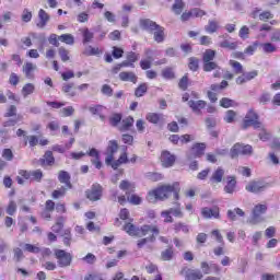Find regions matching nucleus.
Listing matches in <instances>:
<instances>
[{
  "instance_id": "5fc2aeb1",
  "label": "nucleus",
  "mask_w": 280,
  "mask_h": 280,
  "mask_svg": "<svg viewBox=\"0 0 280 280\" xmlns=\"http://www.w3.org/2000/svg\"><path fill=\"white\" fill-rule=\"evenodd\" d=\"M22 21L24 23H30V21H32V11L24 9L22 12Z\"/></svg>"
},
{
  "instance_id": "6e6d98bb",
  "label": "nucleus",
  "mask_w": 280,
  "mask_h": 280,
  "mask_svg": "<svg viewBox=\"0 0 280 280\" xmlns=\"http://www.w3.org/2000/svg\"><path fill=\"white\" fill-rule=\"evenodd\" d=\"M140 67L143 70L150 69V67H152V57H149L147 59H142L140 61Z\"/></svg>"
},
{
  "instance_id": "a19ab883",
  "label": "nucleus",
  "mask_w": 280,
  "mask_h": 280,
  "mask_svg": "<svg viewBox=\"0 0 280 280\" xmlns=\"http://www.w3.org/2000/svg\"><path fill=\"white\" fill-rule=\"evenodd\" d=\"M127 200L130 205H141V202H143V199L135 194L127 196Z\"/></svg>"
},
{
  "instance_id": "49530a36",
  "label": "nucleus",
  "mask_w": 280,
  "mask_h": 280,
  "mask_svg": "<svg viewBox=\"0 0 280 280\" xmlns=\"http://www.w3.org/2000/svg\"><path fill=\"white\" fill-rule=\"evenodd\" d=\"M220 47H223V49H237V43L233 42H229V40H223L220 44Z\"/></svg>"
},
{
  "instance_id": "f03ea898",
  "label": "nucleus",
  "mask_w": 280,
  "mask_h": 280,
  "mask_svg": "<svg viewBox=\"0 0 280 280\" xmlns=\"http://www.w3.org/2000/svg\"><path fill=\"white\" fill-rule=\"evenodd\" d=\"M172 194L175 200H178L180 198V184L178 182H175L171 185H162L158 188L150 190L147 195V200L148 202L154 205L155 202H159V200H167V198H170Z\"/></svg>"
},
{
  "instance_id": "cd10ccee",
  "label": "nucleus",
  "mask_w": 280,
  "mask_h": 280,
  "mask_svg": "<svg viewBox=\"0 0 280 280\" xmlns=\"http://www.w3.org/2000/svg\"><path fill=\"white\" fill-rule=\"evenodd\" d=\"M235 185H237V182L233 177H228V184L224 187V191L226 194H233V191H235Z\"/></svg>"
},
{
  "instance_id": "a18cd8bd",
  "label": "nucleus",
  "mask_w": 280,
  "mask_h": 280,
  "mask_svg": "<svg viewBox=\"0 0 280 280\" xmlns=\"http://www.w3.org/2000/svg\"><path fill=\"white\" fill-rule=\"evenodd\" d=\"M161 218H163V221L165 223H172L174 222V218H172V212L170 210H164L161 212Z\"/></svg>"
},
{
  "instance_id": "c756f323",
  "label": "nucleus",
  "mask_w": 280,
  "mask_h": 280,
  "mask_svg": "<svg viewBox=\"0 0 280 280\" xmlns=\"http://www.w3.org/2000/svg\"><path fill=\"white\" fill-rule=\"evenodd\" d=\"M70 179L71 177L69 176V173L65 171H61L59 173V180L63 183L68 187V189H71V182H69Z\"/></svg>"
},
{
  "instance_id": "8fccbe9b",
  "label": "nucleus",
  "mask_w": 280,
  "mask_h": 280,
  "mask_svg": "<svg viewBox=\"0 0 280 280\" xmlns=\"http://www.w3.org/2000/svg\"><path fill=\"white\" fill-rule=\"evenodd\" d=\"M47 128L52 135H55V132H58V130H60V124L58 121H50L48 122Z\"/></svg>"
},
{
  "instance_id": "4d7b16f0",
  "label": "nucleus",
  "mask_w": 280,
  "mask_h": 280,
  "mask_svg": "<svg viewBox=\"0 0 280 280\" xmlns=\"http://www.w3.org/2000/svg\"><path fill=\"white\" fill-rule=\"evenodd\" d=\"M73 113H75V109L73 108V106H68L61 109L62 117H71Z\"/></svg>"
},
{
  "instance_id": "864d4df0",
  "label": "nucleus",
  "mask_w": 280,
  "mask_h": 280,
  "mask_svg": "<svg viewBox=\"0 0 280 280\" xmlns=\"http://www.w3.org/2000/svg\"><path fill=\"white\" fill-rule=\"evenodd\" d=\"M147 178L156 183L158 180H163V175L161 173H148Z\"/></svg>"
},
{
  "instance_id": "6ab92c4d",
  "label": "nucleus",
  "mask_w": 280,
  "mask_h": 280,
  "mask_svg": "<svg viewBox=\"0 0 280 280\" xmlns=\"http://www.w3.org/2000/svg\"><path fill=\"white\" fill-rule=\"evenodd\" d=\"M224 177V170H222V167H219L218 170H215L211 177H210V183L211 185H215L218 183H222V178Z\"/></svg>"
},
{
  "instance_id": "338daca9",
  "label": "nucleus",
  "mask_w": 280,
  "mask_h": 280,
  "mask_svg": "<svg viewBox=\"0 0 280 280\" xmlns=\"http://www.w3.org/2000/svg\"><path fill=\"white\" fill-rule=\"evenodd\" d=\"M205 14L207 13L200 9H192L190 11V15L192 16V19H200V16H205Z\"/></svg>"
},
{
  "instance_id": "ddd939ff",
  "label": "nucleus",
  "mask_w": 280,
  "mask_h": 280,
  "mask_svg": "<svg viewBox=\"0 0 280 280\" xmlns=\"http://www.w3.org/2000/svg\"><path fill=\"white\" fill-rule=\"evenodd\" d=\"M26 253H35V254H40L42 257L47 258L51 255V249L47 248V247H38V246H26L25 247Z\"/></svg>"
},
{
  "instance_id": "c9c22d12",
  "label": "nucleus",
  "mask_w": 280,
  "mask_h": 280,
  "mask_svg": "<svg viewBox=\"0 0 280 280\" xmlns=\"http://www.w3.org/2000/svg\"><path fill=\"white\" fill-rule=\"evenodd\" d=\"M63 224L65 218L60 217L59 219H57L56 224L52 225L51 231H54V233H60V231H62Z\"/></svg>"
},
{
  "instance_id": "bf43d9fd",
  "label": "nucleus",
  "mask_w": 280,
  "mask_h": 280,
  "mask_svg": "<svg viewBox=\"0 0 280 280\" xmlns=\"http://www.w3.org/2000/svg\"><path fill=\"white\" fill-rule=\"evenodd\" d=\"M168 211H171V215H174V218H183L185 215L183 210H180V207L171 208Z\"/></svg>"
},
{
  "instance_id": "2eb2a0df",
  "label": "nucleus",
  "mask_w": 280,
  "mask_h": 280,
  "mask_svg": "<svg viewBox=\"0 0 280 280\" xmlns=\"http://www.w3.org/2000/svg\"><path fill=\"white\" fill-rule=\"evenodd\" d=\"M90 113L92 115H97L102 121L106 119V107L102 105H94L89 108Z\"/></svg>"
},
{
  "instance_id": "393cba45",
  "label": "nucleus",
  "mask_w": 280,
  "mask_h": 280,
  "mask_svg": "<svg viewBox=\"0 0 280 280\" xmlns=\"http://www.w3.org/2000/svg\"><path fill=\"white\" fill-rule=\"evenodd\" d=\"M34 71H36V65L32 62H26L23 72L25 73L26 78L32 79L34 78Z\"/></svg>"
},
{
  "instance_id": "37998d69",
  "label": "nucleus",
  "mask_w": 280,
  "mask_h": 280,
  "mask_svg": "<svg viewBox=\"0 0 280 280\" xmlns=\"http://www.w3.org/2000/svg\"><path fill=\"white\" fill-rule=\"evenodd\" d=\"M74 142H75V139L71 138L69 144H66V148H62V147H60V145H55V147L52 148V150H54L55 152H61V153H62V152H65L66 150H70L71 145H73Z\"/></svg>"
},
{
  "instance_id": "72a5a7b5",
  "label": "nucleus",
  "mask_w": 280,
  "mask_h": 280,
  "mask_svg": "<svg viewBox=\"0 0 280 280\" xmlns=\"http://www.w3.org/2000/svg\"><path fill=\"white\" fill-rule=\"evenodd\" d=\"M147 120H149L150 124H159V121L163 120V115L154 113L148 114Z\"/></svg>"
},
{
  "instance_id": "c85d7f7f",
  "label": "nucleus",
  "mask_w": 280,
  "mask_h": 280,
  "mask_svg": "<svg viewBox=\"0 0 280 280\" xmlns=\"http://www.w3.org/2000/svg\"><path fill=\"white\" fill-rule=\"evenodd\" d=\"M61 43H65L66 45H74L75 44V37L71 34H62L58 37Z\"/></svg>"
},
{
  "instance_id": "1a4fd4ad",
  "label": "nucleus",
  "mask_w": 280,
  "mask_h": 280,
  "mask_svg": "<svg viewBox=\"0 0 280 280\" xmlns=\"http://www.w3.org/2000/svg\"><path fill=\"white\" fill-rule=\"evenodd\" d=\"M117 150H119V144H117V141L110 140L106 149V155H107L105 160L106 165H110L113 163V159H114L113 154H115Z\"/></svg>"
},
{
  "instance_id": "69168bd1",
  "label": "nucleus",
  "mask_w": 280,
  "mask_h": 280,
  "mask_svg": "<svg viewBox=\"0 0 280 280\" xmlns=\"http://www.w3.org/2000/svg\"><path fill=\"white\" fill-rule=\"evenodd\" d=\"M59 56L62 62H67L69 60V50L65 49L63 47L59 48Z\"/></svg>"
},
{
  "instance_id": "f257e3e1",
  "label": "nucleus",
  "mask_w": 280,
  "mask_h": 280,
  "mask_svg": "<svg viewBox=\"0 0 280 280\" xmlns=\"http://www.w3.org/2000/svg\"><path fill=\"white\" fill-rule=\"evenodd\" d=\"M132 219H129V223L124 225V231H126L131 237H143L138 242V246H148L156 240V236L160 233L156 225L144 224L139 228L132 224Z\"/></svg>"
},
{
  "instance_id": "0e129e2a",
  "label": "nucleus",
  "mask_w": 280,
  "mask_h": 280,
  "mask_svg": "<svg viewBox=\"0 0 280 280\" xmlns=\"http://www.w3.org/2000/svg\"><path fill=\"white\" fill-rule=\"evenodd\" d=\"M121 121V115L119 114H114L109 117V124L110 126H117Z\"/></svg>"
},
{
  "instance_id": "4c0bfd02",
  "label": "nucleus",
  "mask_w": 280,
  "mask_h": 280,
  "mask_svg": "<svg viewBox=\"0 0 280 280\" xmlns=\"http://www.w3.org/2000/svg\"><path fill=\"white\" fill-rule=\"evenodd\" d=\"M43 165H51L54 163V153L51 151H47L44 155Z\"/></svg>"
},
{
  "instance_id": "a878e982",
  "label": "nucleus",
  "mask_w": 280,
  "mask_h": 280,
  "mask_svg": "<svg viewBox=\"0 0 280 280\" xmlns=\"http://www.w3.org/2000/svg\"><path fill=\"white\" fill-rule=\"evenodd\" d=\"M220 24L215 20H210L208 22V25H206V32H208V34H215V32H218Z\"/></svg>"
},
{
  "instance_id": "603ef678",
  "label": "nucleus",
  "mask_w": 280,
  "mask_h": 280,
  "mask_svg": "<svg viewBox=\"0 0 280 280\" xmlns=\"http://www.w3.org/2000/svg\"><path fill=\"white\" fill-rule=\"evenodd\" d=\"M162 77L165 78V80L174 79V70L172 68H165L162 70Z\"/></svg>"
},
{
  "instance_id": "f8f14e48",
  "label": "nucleus",
  "mask_w": 280,
  "mask_h": 280,
  "mask_svg": "<svg viewBox=\"0 0 280 280\" xmlns=\"http://www.w3.org/2000/svg\"><path fill=\"white\" fill-rule=\"evenodd\" d=\"M176 162V156H174L168 151H163L161 154V163L163 167H172L174 163Z\"/></svg>"
},
{
  "instance_id": "5701e85b",
  "label": "nucleus",
  "mask_w": 280,
  "mask_h": 280,
  "mask_svg": "<svg viewBox=\"0 0 280 280\" xmlns=\"http://www.w3.org/2000/svg\"><path fill=\"white\" fill-rule=\"evenodd\" d=\"M237 215L240 218H244V210H242L240 208H236L234 210H228V218L232 222H235V220H237Z\"/></svg>"
},
{
  "instance_id": "aec40b11",
  "label": "nucleus",
  "mask_w": 280,
  "mask_h": 280,
  "mask_svg": "<svg viewBox=\"0 0 280 280\" xmlns=\"http://www.w3.org/2000/svg\"><path fill=\"white\" fill-rule=\"evenodd\" d=\"M187 280H200L202 279V271L198 269H187L186 270Z\"/></svg>"
},
{
  "instance_id": "423d86ee",
  "label": "nucleus",
  "mask_w": 280,
  "mask_h": 280,
  "mask_svg": "<svg viewBox=\"0 0 280 280\" xmlns=\"http://www.w3.org/2000/svg\"><path fill=\"white\" fill-rule=\"evenodd\" d=\"M248 126H254V128H261L259 116L253 109L246 114L243 121V128H248Z\"/></svg>"
},
{
  "instance_id": "58836bf2",
  "label": "nucleus",
  "mask_w": 280,
  "mask_h": 280,
  "mask_svg": "<svg viewBox=\"0 0 280 280\" xmlns=\"http://www.w3.org/2000/svg\"><path fill=\"white\" fill-rule=\"evenodd\" d=\"M235 117H237V114L230 109L225 113L224 121L226 124H233V121H235Z\"/></svg>"
},
{
  "instance_id": "052dcab7",
  "label": "nucleus",
  "mask_w": 280,
  "mask_h": 280,
  "mask_svg": "<svg viewBox=\"0 0 280 280\" xmlns=\"http://www.w3.org/2000/svg\"><path fill=\"white\" fill-rule=\"evenodd\" d=\"M148 91V84L143 83L136 90L137 97H143V94Z\"/></svg>"
},
{
  "instance_id": "de8ad7c7",
  "label": "nucleus",
  "mask_w": 280,
  "mask_h": 280,
  "mask_svg": "<svg viewBox=\"0 0 280 280\" xmlns=\"http://www.w3.org/2000/svg\"><path fill=\"white\" fill-rule=\"evenodd\" d=\"M174 257V250L172 247L167 248L166 250L162 252V259L163 261H170Z\"/></svg>"
},
{
  "instance_id": "2f4dec72",
  "label": "nucleus",
  "mask_w": 280,
  "mask_h": 280,
  "mask_svg": "<svg viewBox=\"0 0 280 280\" xmlns=\"http://www.w3.org/2000/svg\"><path fill=\"white\" fill-rule=\"evenodd\" d=\"M81 34L83 36V43H91V40H93V32H91L89 28H83L81 30Z\"/></svg>"
},
{
  "instance_id": "f704fd0d",
  "label": "nucleus",
  "mask_w": 280,
  "mask_h": 280,
  "mask_svg": "<svg viewBox=\"0 0 280 280\" xmlns=\"http://www.w3.org/2000/svg\"><path fill=\"white\" fill-rule=\"evenodd\" d=\"M127 60L128 62L124 63L125 67H132V63L139 60V55L137 52H129V55L127 56Z\"/></svg>"
},
{
  "instance_id": "e2e57ef3",
  "label": "nucleus",
  "mask_w": 280,
  "mask_h": 280,
  "mask_svg": "<svg viewBox=\"0 0 280 280\" xmlns=\"http://www.w3.org/2000/svg\"><path fill=\"white\" fill-rule=\"evenodd\" d=\"M203 63V71H213L214 69H218V65L213 61H207Z\"/></svg>"
},
{
  "instance_id": "6e6552de",
  "label": "nucleus",
  "mask_w": 280,
  "mask_h": 280,
  "mask_svg": "<svg viewBox=\"0 0 280 280\" xmlns=\"http://www.w3.org/2000/svg\"><path fill=\"white\" fill-rule=\"evenodd\" d=\"M55 255L61 268L71 266V254H68L65 250H57Z\"/></svg>"
},
{
  "instance_id": "79ce46f5",
  "label": "nucleus",
  "mask_w": 280,
  "mask_h": 280,
  "mask_svg": "<svg viewBox=\"0 0 280 280\" xmlns=\"http://www.w3.org/2000/svg\"><path fill=\"white\" fill-rule=\"evenodd\" d=\"M184 7L185 3L183 2V0H175V3L173 4V11L175 12V14H180Z\"/></svg>"
},
{
  "instance_id": "4468645a",
  "label": "nucleus",
  "mask_w": 280,
  "mask_h": 280,
  "mask_svg": "<svg viewBox=\"0 0 280 280\" xmlns=\"http://www.w3.org/2000/svg\"><path fill=\"white\" fill-rule=\"evenodd\" d=\"M201 214L203 218L206 219H211V218H220V208L215 207V208H202L201 210Z\"/></svg>"
},
{
  "instance_id": "c03bdc74",
  "label": "nucleus",
  "mask_w": 280,
  "mask_h": 280,
  "mask_svg": "<svg viewBox=\"0 0 280 280\" xmlns=\"http://www.w3.org/2000/svg\"><path fill=\"white\" fill-rule=\"evenodd\" d=\"M215 58V50L208 49L203 54V62H211Z\"/></svg>"
},
{
  "instance_id": "3c124183",
  "label": "nucleus",
  "mask_w": 280,
  "mask_h": 280,
  "mask_svg": "<svg viewBox=\"0 0 280 280\" xmlns=\"http://www.w3.org/2000/svg\"><path fill=\"white\" fill-rule=\"evenodd\" d=\"M8 215H14L16 213V201H10L7 207Z\"/></svg>"
},
{
  "instance_id": "9b49d317",
  "label": "nucleus",
  "mask_w": 280,
  "mask_h": 280,
  "mask_svg": "<svg viewBox=\"0 0 280 280\" xmlns=\"http://www.w3.org/2000/svg\"><path fill=\"white\" fill-rule=\"evenodd\" d=\"M265 189H268V184L264 182H250L246 186V190L252 194H259L260 191H265Z\"/></svg>"
},
{
  "instance_id": "ea45409f",
  "label": "nucleus",
  "mask_w": 280,
  "mask_h": 280,
  "mask_svg": "<svg viewBox=\"0 0 280 280\" xmlns=\"http://www.w3.org/2000/svg\"><path fill=\"white\" fill-rule=\"evenodd\" d=\"M72 89H73V83H66L62 86L63 93H67L70 97H75V91H73Z\"/></svg>"
},
{
  "instance_id": "dca6fc26",
  "label": "nucleus",
  "mask_w": 280,
  "mask_h": 280,
  "mask_svg": "<svg viewBox=\"0 0 280 280\" xmlns=\"http://www.w3.org/2000/svg\"><path fill=\"white\" fill-rule=\"evenodd\" d=\"M89 156H91V162L95 165L96 170H102V161H100V151L97 149H91L89 151Z\"/></svg>"
},
{
  "instance_id": "e433bc0d",
  "label": "nucleus",
  "mask_w": 280,
  "mask_h": 280,
  "mask_svg": "<svg viewBox=\"0 0 280 280\" xmlns=\"http://www.w3.org/2000/svg\"><path fill=\"white\" fill-rule=\"evenodd\" d=\"M34 91H35L34 84L32 83L25 84L22 89V95L23 97H27V95H32Z\"/></svg>"
},
{
  "instance_id": "bb28decb",
  "label": "nucleus",
  "mask_w": 280,
  "mask_h": 280,
  "mask_svg": "<svg viewBox=\"0 0 280 280\" xmlns=\"http://www.w3.org/2000/svg\"><path fill=\"white\" fill-rule=\"evenodd\" d=\"M129 160H128V154L126 153H122L119 159L117 161H112V163L109 164L113 170H117V167H119V165L124 164V163H128Z\"/></svg>"
},
{
  "instance_id": "7c9ffc66",
  "label": "nucleus",
  "mask_w": 280,
  "mask_h": 280,
  "mask_svg": "<svg viewBox=\"0 0 280 280\" xmlns=\"http://www.w3.org/2000/svg\"><path fill=\"white\" fill-rule=\"evenodd\" d=\"M132 124H135V118L129 116L121 120V125H120L119 129L128 130L129 128H131Z\"/></svg>"
},
{
  "instance_id": "0eeeda50",
  "label": "nucleus",
  "mask_w": 280,
  "mask_h": 280,
  "mask_svg": "<svg viewBox=\"0 0 280 280\" xmlns=\"http://www.w3.org/2000/svg\"><path fill=\"white\" fill-rule=\"evenodd\" d=\"M207 148V144L205 143H196L192 145V148L188 152V159H200L202 154H205V150Z\"/></svg>"
},
{
  "instance_id": "4be33fe9",
  "label": "nucleus",
  "mask_w": 280,
  "mask_h": 280,
  "mask_svg": "<svg viewBox=\"0 0 280 280\" xmlns=\"http://www.w3.org/2000/svg\"><path fill=\"white\" fill-rule=\"evenodd\" d=\"M220 106L222 108H235L236 106H240V104H237V102H235L234 100L223 97L220 100Z\"/></svg>"
},
{
  "instance_id": "13d9d810",
  "label": "nucleus",
  "mask_w": 280,
  "mask_h": 280,
  "mask_svg": "<svg viewBox=\"0 0 280 280\" xmlns=\"http://www.w3.org/2000/svg\"><path fill=\"white\" fill-rule=\"evenodd\" d=\"M261 131L259 132V139L260 141H269L270 139V132L266 131L264 126L261 125Z\"/></svg>"
},
{
  "instance_id": "680f3d73",
  "label": "nucleus",
  "mask_w": 280,
  "mask_h": 280,
  "mask_svg": "<svg viewBox=\"0 0 280 280\" xmlns=\"http://www.w3.org/2000/svg\"><path fill=\"white\" fill-rule=\"evenodd\" d=\"M265 235L266 237H268L269 240L275 237V235H277V228L275 226H269L265 230Z\"/></svg>"
},
{
  "instance_id": "09e8293b",
  "label": "nucleus",
  "mask_w": 280,
  "mask_h": 280,
  "mask_svg": "<svg viewBox=\"0 0 280 280\" xmlns=\"http://www.w3.org/2000/svg\"><path fill=\"white\" fill-rule=\"evenodd\" d=\"M267 159L271 165H280L279 156L275 152H269Z\"/></svg>"
},
{
  "instance_id": "774afa93",
  "label": "nucleus",
  "mask_w": 280,
  "mask_h": 280,
  "mask_svg": "<svg viewBox=\"0 0 280 280\" xmlns=\"http://www.w3.org/2000/svg\"><path fill=\"white\" fill-rule=\"evenodd\" d=\"M230 65L234 69L235 73H242V63L235 60H230Z\"/></svg>"
},
{
  "instance_id": "412c9836",
  "label": "nucleus",
  "mask_w": 280,
  "mask_h": 280,
  "mask_svg": "<svg viewBox=\"0 0 280 280\" xmlns=\"http://www.w3.org/2000/svg\"><path fill=\"white\" fill-rule=\"evenodd\" d=\"M119 79L122 80V82H132L133 84H137V74L133 72H120Z\"/></svg>"
},
{
  "instance_id": "b1692460",
  "label": "nucleus",
  "mask_w": 280,
  "mask_h": 280,
  "mask_svg": "<svg viewBox=\"0 0 280 280\" xmlns=\"http://www.w3.org/2000/svg\"><path fill=\"white\" fill-rule=\"evenodd\" d=\"M39 23H37V27H45L49 21V14L43 9L38 12Z\"/></svg>"
},
{
  "instance_id": "f3484780",
  "label": "nucleus",
  "mask_w": 280,
  "mask_h": 280,
  "mask_svg": "<svg viewBox=\"0 0 280 280\" xmlns=\"http://www.w3.org/2000/svg\"><path fill=\"white\" fill-rule=\"evenodd\" d=\"M119 189H121V191H125L126 196H129L135 191L136 186L132 182L122 180L120 182Z\"/></svg>"
},
{
  "instance_id": "a211bd4d",
  "label": "nucleus",
  "mask_w": 280,
  "mask_h": 280,
  "mask_svg": "<svg viewBox=\"0 0 280 280\" xmlns=\"http://www.w3.org/2000/svg\"><path fill=\"white\" fill-rule=\"evenodd\" d=\"M188 106L196 113V115H200V110L207 106V103L205 101H189Z\"/></svg>"
},
{
  "instance_id": "39448f33",
  "label": "nucleus",
  "mask_w": 280,
  "mask_h": 280,
  "mask_svg": "<svg viewBox=\"0 0 280 280\" xmlns=\"http://www.w3.org/2000/svg\"><path fill=\"white\" fill-rule=\"evenodd\" d=\"M266 211H268V206H266V203L256 205L253 209V215L249 221L250 224H259V222H264V218H261V215H264Z\"/></svg>"
},
{
  "instance_id": "473e14b6",
  "label": "nucleus",
  "mask_w": 280,
  "mask_h": 280,
  "mask_svg": "<svg viewBox=\"0 0 280 280\" xmlns=\"http://www.w3.org/2000/svg\"><path fill=\"white\" fill-rule=\"evenodd\" d=\"M261 48L264 54H275V51H277V46H275L272 43L261 44Z\"/></svg>"
},
{
  "instance_id": "9d476101",
  "label": "nucleus",
  "mask_w": 280,
  "mask_h": 280,
  "mask_svg": "<svg viewBox=\"0 0 280 280\" xmlns=\"http://www.w3.org/2000/svg\"><path fill=\"white\" fill-rule=\"evenodd\" d=\"M102 186L100 184H94L91 189L86 191V196L89 200L95 202L96 200H100V198H102Z\"/></svg>"
},
{
  "instance_id": "7ed1b4c3",
  "label": "nucleus",
  "mask_w": 280,
  "mask_h": 280,
  "mask_svg": "<svg viewBox=\"0 0 280 280\" xmlns=\"http://www.w3.org/2000/svg\"><path fill=\"white\" fill-rule=\"evenodd\" d=\"M140 25L144 30H150L151 32H154L153 36H154V42L155 43H163V40H165V33H164L163 27L159 26L152 20H142L140 22Z\"/></svg>"
},
{
  "instance_id": "20e7f679",
  "label": "nucleus",
  "mask_w": 280,
  "mask_h": 280,
  "mask_svg": "<svg viewBox=\"0 0 280 280\" xmlns=\"http://www.w3.org/2000/svg\"><path fill=\"white\" fill-rule=\"evenodd\" d=\"M240 154L250 156V154H253V147L250 144L242 143L234 144L230 151L231 159H235V156H240Z\"/></svg>"
}]
</instances>
